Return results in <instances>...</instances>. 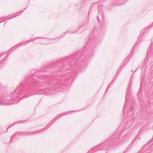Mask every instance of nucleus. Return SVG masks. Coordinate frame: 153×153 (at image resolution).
Masks as SVG:
<instances>
[{
	"mask_svg": "<svg viewBox=\"0 0 153 153\" xmlns=\"http://www.w3.org/2000/svg\"><path fill=\"white\" fill-rule=\"evenodd\" d=\"M94 51L88 49L77 53L63 57L43 67L39 71H31L11 96L15 103L22 98L32 94H50L56 85L61 88L71 84L76 72L85 70Z\"/></svg>",
	"mask_w": 153,
	"mask_h": 153,
	"instance_id": "obj_1",
	"label": "nucleus"
},
{
	"mask_svg": "<svg viewBox=\"0 0 153 153\" xmlns=\"http://www.w3.org/2000/svg\"><path fill=\"white\" fill-rule=\"evenodd\" d=\"M123 133V132H122L118 135L117 137H115V134L114 135H113L108 139L105 140L101 144L93 147L87 153H94L97 150L106 149L107 147L109 145L112 144L114 142H116L118 141V138L120 137V135H121Z\"/></svg>",
	"mask_w": 153,
	"mask_h": 153,
	"instance_id": "obj_2",
	"label": "nucleus"
},
{
	"mask_svg": "<svg viewBox=\"0 0 153 153\" xmlns=\"http://www.w3.org/2000/svg\"><path fill=\"white\" fill-rule=\"evenodd\" d=\"M147 28H144L142 29L140 32V35L139 36L137 41L135 45L132 48L130 54L132 53L135 49V47L136 46L137 44H138L142 41H143L146 37V34L148 32Z\"/></svg>",
	"mask_w": 153,
	"mask_h": 153,
	"instance_id": "obj_3",
	"label": "nucleus"
},
{
	"mask_svg": "<svg viewBox=\"0 0 153 153\" xmlns=\"http://www.w3.org/2000/svg\"><path fill=\"white\" fill-rule=\"evenodd\" d=\"M42 130L43 129H42L37 131L30 132H29L28 131L17 132L15 133V134H14L11 136V138L10 141V142L12 141L13 139L16 137H18L21 136H25L29 135H33L35 134H36L40 132V131Z\"/></svg>",
	"mask_w": 153,
	"mask_h": 153,
	"instance_id": "obj_4",
	"label": "nucleus"
},
{
	"mask_svg": "<svg viewBox=\"0 0 153 153\" xmlns=\"http://www.w3.org/2000/svg\"><path fill=\"white\" fill-rule=\"evenodd\" d=\"M75 111H69L66 112H65L62 114H59L57 116H56L54 118L51 122L49 123L44 128L42 129L43 130L41 131H40V132H42L44 130H45L48 129L49 126H51L52 125L53 123L56 120L58 119L60 117L62 116L65 115L67 114H70L71 113V112H75Z\"/></svg>",
	"mask_w": 153,
	"mask_h": 153,
	"instance_id": "obj_5",
	"label": "nucleus"
},
{
	"mask_svg": "<svg viewBox=\"0 0 153 153\" xmlns=\"http://www.w3.org/2000/svg\"><path fill=\"white\" fill-rule=\"evenodd\" d=\"M24 11H20L12 15H9L5 17H3L0 18V20H2L1 21H0V22H4L5 20L9 19L12 18L17 16L20 15Z\"/></svg>",
	"mask_w": 153,
	"mask_h": 153,
	"instance_id": "obj_6",
	"label": "nucleus"
},
{
	"mask_svg": "<svg viewBox=\"0 0 153 153\" xmlns=\"http://www.w3.org/2000/svg\"><path fill=\"white\" fill-rule=\"evenodd\" d=\"M42 39V40L40 42L42 44H48L49 42V41L52 39L49 38H41V37H36L33 40H36V39Z\"/></svg>",
	"mask_w": 153,
	"mask_h": 153,
	"instance_id": "obj_7",
	"label": "nucleus"
},
{
	"mask_svg": "<svg viewBox=\"0 0 153 153\" xmlns=\"http://www.w3.org/2000/svg\"><path fill=\"white\" fill-rule=\"evenodd\" d=\"M32 40H33L26 41L17 44L15 46H14L12 48L10 49V50H11V49H13V50L14 49H16V48H18L19 47H20L21 46H24V45H26L27 43L31 42V41Z\"/></svg>",
	"mask_w": 153,
	"mask_h": 153,
	"instance_id": "obj_8",
	"label": "nucleus"
},
{
	"mask_svg": "<svg viewBox=\"0 0 153 153\" xmlns=\"http://www.w3.org/2000/svg\"><path fill=\"white\" fill-rule=\"evenodd\" d=\"M132 83V82H131V80H130L128 86V87L126 91V101L125 102V104L127 102V100L128 99V97L130 95V85H131V84Z\"/></svg>",
	"mask_w": 153,
	"mask_h": 153,
	"instance_id": "obj_9",
	"label": "nucleus"
},
{
	"mask_svg": "<svg viewBox=\"0 0 153 153\" xmlns=\"http://www.w3.org/2000/svg\"><path fill=\"white\" fill-rule=\"evenodd\" d=\"M129 60L128 57H127L126 58L123 62L122 63L121 65L120 66V68H119L117 71V73H119L120 71L121 70V69L124 67V66L126 65L127 63L128 62V61Z\"/></svg>",
	"mask_w": 153,
	"mask_h": 153,
	"instance_id": "obj_10",
	"label": "nucleus"
},
{
	"mask_svg": "<svg viewBox=\"0 0 153 153\" xmlns=\"http://www.w3.org/2000/svg\"><path fill=\"white\" fill-rule=\"evenodd\" d=\"M151 51V46H150L148 48L147 51V55L148 56L150 54L152 53Z\"/></svg>",
	"mask_w": 153,
	"mask_h": 153,
	"instance_id": "obj_11",
	"label": "nucleus"
},
{
	"mask_svg": "<svg viewBox=\"0 0 153 153\" xmlns=\"http://www.w3.org/2000/svg\"><path fill=\"white\" fill-rule=\"evenodd\" d=\"M133 141L131 143L129 144V145L127 147V148L126 149V150H125V152H126L127 150H129L131 148L132 146L133 145Z\"/></svg>",
	"mask_w": 153,
	"mask_h": 153,
	"instance_id": "obj_12",
	"label": "nucleus"
},
{
	"mask_svg": "<svg viewBox=\"0 0 153 153\" xmlns=\"http://www.w3.org/2000/svg\"><path fill=\"white\" fill-rule=\"evenodd\" d=\"M110 85H108L107 87V88L106 89L105 92H106L107 91H108V90L109 88L110 87Z\"/></svg>",
	"mask_w": 153,
	"mask_h": 153,
	"instance_id": "obj_13",
	"label": "nucleus"
},
{
	"mask_svg": "<svg viewBox=\"0 0 153 153\" xmlns=\"http://www.w3.org/2000/svg\"><path fill=\"white\" fill-rule=\"evenodd\" d=\"M113 79H112L111 83L110 84L108 85H110V86H111V85H112L113 83L115 81V80L113 81Z\"/></svg>",
	"mask_w": 153,
	"mask_h": 153,
	"instance_id": "obj_14",
	"label": "nucleus"
},
{
	"mask_svg": "<svg viewBox=\"0 0 153 153\" xmlns=\"http://www.w3.org/2000/svg\"><path fill=\"white\" fill-rule=\"evenodd\" d=\"M73 33V32H70L69 31H67V32H65V34H66V33Z\"/></svg>",
	"mask_w": 153,
	"mask_h": 153,
	"instance_id": "obj_15",
	"label": "nucleus"
},
{
	"mask_svg": "<svg viewBox=\"0 0 153 153\" xmlns=\"http://www.w3.org/2000/svg\"><path fill=\"white\" fill-rule=\"evenodd\" d=\"M131 109L130 110V111H132L133 110V106H131Z\"/></svg>",
	"mask_w": 153,
	"mask_h": 153,
	"instance_id": "obj_16",
	"label": "nucleus"
},
{
	"mask_svg": "<svg viewBox=\"0 0 153 153\" xmlns=\"http://www.w3.org/2000/svg\"><path fill=\"white\" fill-rule=\"evenodd\" d=\"M88 44H86L84 48L85 49L87 48V47L88 46Z\"/></svg>",
	"mask_w": 153,
	"mask_h": 153,
	"instance_id": "obj_17",
	"label": "nucleus"
},
{
	"mask_svg": "<svg viewBox=\"0 0 153 153\" xmlns=\"http://www.w3.org/2000/svg\"><path fill=\"white\" fill-rule=\"evenodd\" d=\"M136 139H137V138H134V139H133V141H135V140H136Z\"/></svg>",
	"mask_w": 153,
	"mask_h": 153,
	"instance_id": "obj_18",
	"label": "nucleus"
},
{
	"mask_svg": "<svg viewBox=\"0 0 153 153\" xmlns=\"http://www.w3.org/2000/svg\"><path fill=\"white\" fill-rule=\"evenodd\" d=\"M12 126V125H11L10 126L7 128V130L8 129V128H10V127H11Z\"/></svg>",
	"mask_w": 153,
	"mask_h": 153,
	"instance_id": "obj_19",
	"label": "nucleus"
},
{
	"mask_svg": "<svg viewBox=\"0 0 153 153\" xmlns=\"http://www.w3.org/2000/svg\"><path fill=\"white\" fill-rule=\"evenodd\" d=\"M127 135H126V134L125 135V136L124 137V139H126V136Z\"/></svg>",
	"mask_w": 153,
	"mask_h": 153,
	"instance_id": "obj_20",
	"label": "nucleus"
},
{
	"mask_svg": "<svg viewBox=\"0 0 153 153\" xmlns=\"http://www.w3.org/2000/svg\"><path fill=\"white\" fill-rule=\"evenodd\" d=\"M151 27H152V26H153V22L152 23V25H151Z\"/></svg>",
	"mask_w": 153,
	"mask_h": 153,
	"instance_id": "obj_21",
	"label": "nucleus"
},
{
	"mask_svg": "<svg viewBox=\"0 0 153 153\" xmlns=\"http://www.w3.org/2000/svg\"><path fill=\"white\" fill-rule=\"evenodd\" d=\"M113 81H114V80H115V79H114V78H113Z\"/></svg>",
	"mask_w": 153,
	"mask_h": 153,
	"instance_id": "obj_22",
	"label": "nucleus"
},
{
	"mask_svg": "<svg viewBox=\"0 0 153 153\" xmlns=\"http://www.w3.org/2000/svg\"><path fill=\"white\" fill-rule=\"evenodd\" d=\"M125 106H124V107H123V110H124V107H125Z\"/></svg>",
	"mask_w": 153,
	"mask_h": 153,
	"instance_id": "obj_23",
	"label": "nucleus"
},
{
	"mask_svg": "<svg viewBox=\"0 0 153 153\" xmlns=\"http://www.w3.org/2000/svg\"><path fill=\"white\" fill-rule=\"evenodd\" d=\"M27 8V7L26 8H25L24 10H25Z\"/></svg>",
	"mask_w": 153,
	"mask_h": 153,
	"instance_id": "obj_24",
	"label": "nucleus"
},
{
	"mask_svg": "<svg viewBox=\"0 0 153 153\" xmlns=\"http://www.w3.org/2000/svg\"><path fill=\"white\" fill-rule=\"evenodd\" d=\"M132 76H133V75L132 74V75H131V78L132 77Z\"/></svg>",
	"mask_w": 153,
	"mask_h": 153,
	"instance_id": "obj_25",
	"label": "nucleus"
},
{
	"mask_svg": "<svg viewBox=\"0 0 153 153\" xmlns=\"http://www.w3.org/2000/svg\"><path fill=\"white\" fill-rule=\"evenodd\" d=\"M1 20H0V21H1Z\"/></svg>",
	"mask_w": 153,
	"mask_h": 153,
	"instance_id": "obj_26",
	"label": "nucleus"
},
{
	"mask_svg": "<svg viewBox=\"0 0 153 153\" xmlns=\"http://www.w3.org/2000/svg\"><path fill=\"white\" fill-rule=\"evenodd\" d=\"M1 103V102H0V104Z\"/></svg>",
	"mask_w": 153,
	"mask_h": 153,
	"instance_id": "obj_27",
	"label": "nucleus"
}]
</instances>
